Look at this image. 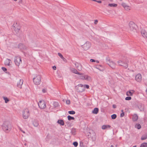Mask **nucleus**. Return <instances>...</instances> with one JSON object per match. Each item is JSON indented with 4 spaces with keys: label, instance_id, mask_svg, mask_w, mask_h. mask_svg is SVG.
Segmentation results:
<instances>
[{
    "label": "nucleus",
    "instance_id": "obj_5",
    "mask_svg": "<svg viewBox=\"0 0 147 147\" xmlns=\"http://www.w3.org/2000/svg\"><path fill=\"white\" fill-rule=\"evenodd\" d=\"M41 77L40 75L37 76L36 77L33 78V80L35 84L39 85L41 82Z\"/></svg>",
    "mask_w": 147,
    "mask_h": 147
},
{
    "label": "nucleus",
    "instance_id": "obj_19",
    "mask_svg": "<svg viewBox=\"0 0 147 147\" xmlns=\"http://www.w3.org/2000/svg\"><path fill=\"white\" fill-rule=\"evenodd\" d=\"M11 63H12L11 60L9 59H7L5 60V65L10 66L11 65Z\"/></svg>",
    "mask_w": 147,
    "mask_h": 147
},
{
    "label": "nucleus",
    "instance_id": "obj_44",
    "mask_svg": "<svg viewBox=\"0 0 147 147\" xmlns=\"http://www.w3.org/2000/svg\"><path fill=\"white\" fill-rule=\"evenodd\" d=\"M70 100H66V103L67 105H69L70 104Z\"/></svg>",
    "mask_w": 147,
    "mask_h": 147
},
{
    "label": "nucleus",
    "instance_id": "obj_8",
    "mask_svg": "<svg viewBox=\"0 0 147 147\" xmlns=\"http://www.w3.org/2000/svg\"><path fill=\"white\" fill-rule=\"evenodd\" d=\"M38 105L41 109H44L46 107V104L43 100H40L38 103Z\"/></svg>",
    "mask_w": 147,
    "mask_h": 147
},
{
    "label": "nucleus",
    "instance_id": "obj_17",
    "mask_svg": "<svg viewBox=\"0 0 147 147\" xmlns=\"http://www.w3.org/2000/svg\"><path fill=\"white\" fill-rule=\"evenodd\" d=\"M132 119L133 121L135 122L137 121L138 119V116L136 114H134L132 115Z\"/></svg>",
    "mask_w": 147,
    "mask_h": 147
},
{
    "label": "nucleus",
    "instance_id": "obj_28",
    "mask_svg": "<svg viewBox=\"0 0 147 147\" xmlns=\"http://www.w3.org/2000/svg\"><path fill=\"white\" fill-rule=\"evenodd\" d=\"M108 6L110 7H116L117 6V4L115 3H109Z\"/></svg>",
    "mask_w": 147,
    "mask_h": 147
},
{
    "label": "nucleus",
    "instance_id": "obj_34",
    "mask_svg": "<svg viewBox=\"0 0 147 147\" xmlns=\"http://www.w3.org/2000/svg\"><path fill=\"white\" fill-rule=\"evenodd\" d=\"M111 118L112 119H115L116 118L117 116L115 114H113L111 116Z\"/></svg>",
    "mask_w": 147,
    "mask_h": 147
},
{
    "label": "nucleus",
    "instance_id": "obj_38",
    "mask_svg": "<svg viewBox=\"0 0 147 147\" xmlns=\"http://www.w3.org/2000/svg\"><path fill=\"white\" fill-rule=\"evenodd\" d=\"M73 145L77 147L78 145V143L76 142H74L73 143Z\"/></svg>",
    "mask_w": 147,
    "mask_h": 147
},
{
    "label": "nucleus",
    "instance_id": "obj_26",
    "mask_svg": "<svg viewBox=\"0 0 147 147\" xmlns=\"http://www.w3.org/2000/svg\"><path fill=\"white\" fill-rule=\"evenodd\" d=\"M147 138V134H146L145 135H143L141 138V140H144L146 139Z\"/></svg>",
    "mask_w": 147,
    "mask_h": 147
},
{
    "label": "nucleus",
    "instance_id": "obj_58",
    "mask_svg": "<svg viewBox=\"0 0 147 147\" xmlns=\"http://www.w3.org/2000/svg\"><path fill=\"white\" fill-rule=\"evenodd\" d=\"M26 145H27V144L26 143H25L24 144V145L25 146H26Z\"/></svg>",
    "mask_w": 147,
    "mask_h": 147
},
{
    "label": "nucleus",
    "instance_id": "obj_35",
    "mask_svg": "<svg viewBox=\"0 0 147 147\" xmlns=\"http://www.w3.org/2000/svg\"><path fill=\"white\" fill-rule=\"evenodd\" d=\"M68 112L70 114L74 115L75 114V112L73 111H69Z\"/></svg>",
    "mask_w": 147,
    "mask_h": 147
},
{
    "label": "nucleus",
    "instance_id": "obj_36",
    "mask_svg": "<svg viewBox=\"0 0 147 147\" xmlns=\"http://www.w3.org/2000/svg\"><path fill=\"white\" fill-rule=\"evenodd\" d=\"M3 98L5 100V103H7L9 101V100L7 98L4 97Z\"/></svg>",
    "mask_w": 147,
    "mask_h": 147
},
{
    "label": "nucleus",
    "instance_id": "obj_7",
    "mask_svg": "<svg viewBox=\"0 0 147 147\" xmlns=\"http://www.w3.org/2000/svg\"><path fill=\"white\" fill-rule=\"evenodd\" d=\"M30 115L29 111L28 109H25L23 113V118L25 119L28 118Z\"/></svg>",
    "mask_w": 147,
    "mask_h": 147
},
{
    "label": "nucleus",
    "instance_id": "obj_40",
    "mask_svg": "<svg viewBox=\"0 0 147 147\" xmlns=\"http://www.w3.org/2000/svg\"><path fill=\"white\" fill-rule=\"evenodd\" d=\"M121 111L122 112V113H121L120 115V117H123L125 115L124 113L123 112V110H121Z\"/></svg>",
    "mask_w": 147,
    "mask_h": 147
},
{
    "label": "nucleus",
    "instance_id": "obj_25",
    "mask_svg": "<svg viewBox=\"0 0 147 147\" xmlns=\"http://www.w3.org/2000/svg\"><path fill=\"white\" fill-rule=\"evenodd\" d=\"M98 109L97 108H95L92 111V113L94 114H97L98 112Z\"/></svg>",
    "mask_w": 147,
    "mask_h": 147
},
{
    "label": "nucleus",
    "instance_id": "obj_11",
    "mask_svg": "<svg viewBox=\"0 0 147 147\" xmlns=\"http://www.w3.org/2000/svg\"><path fill=\"white\" fill-rule=\"evenodd\" d=\"M90 136L91 138L93 141H95L96 139V133L93 131L89 132Z\"/></svg>",
    "mask_w": 147,
    "mask_h": 147
},
{
    "label": "nucleus",
    "instance_id": "obj_54",
    "mask_svg": "<svg viewBox=\"0 0 147 147\" xmlns=\"http://www.w3.org/2000/svg\"><path fill=\"white\" fill-rule=\"evenodd\" d=\"M96 63H99V61H97V60L96 61Z\"/></svg>",
    "mask_w": 147,
    "mask_h": 147
},
{
    "label": "nucleus",
    "instance_id": "obj_20",
    "mask_svg": "<svg viewBox=\"0 0 147 147\" xmlns=\"http://www.w3.org/2000/svg\"><path fill=\"white\" fill-rule=\"evenodd\" d=\"M91 78L90 76L88 75H84V80H85L87 81H90L91 80Z\"/></svg>",
    "mask_w": 147,
    "mask_h": 147
},
{
    "label": "nucleus",
    "instance_id": "obj_18",
    "mask_svg": "<svg viewBox=\"0 0 147 147\" xmlns=\"http://www.w3.org/2000/svg\"><path fill=\"white\" fill-rule=\"evenodd\" d=\"M75 65L78 71H81L82 70V66L80 64L77 63L75 64Z\"/></svg>",
    "mask_w": 147,
    "mask_h": 147
},
{
    "label": "nucleus",
    "instance_id": "obj_12",
    "mask_svg": "<svg viewBox=\"0 0 147 147\" xmlns=\"http://www.w3.org/2000/svg\"><path fill=\"white\" fill-rule=\"evenodd\" d=\"M13 28L16 32H18L19 31L20 28V26L18 25L17 23L14 24L13 25Z\"/></svg>",
    "mask_w": 147,
    "mask_h": 147
},
{
    "label": "nucleus",
    "instance_id": "obj_14",
    "mask_svg": "<svg viewBox=\"0 0 147 147\" xmlns=\"http://www.w3.org/2000/svg\"><path fill=\"white\" fill-rule=\"evenodd\" d=\"M142 76L140 74L137 75L135 78V80L138 82H140L142 80Z\"/></svg>",
    "mask_w": 147,
    "mask_h": 147
},
{
    "label": "nucleus",
    "instance_id": "obj_56",
    "mask_svg": "<svg viewBox=\"0 0 147 147\" xmlns=\"http://www.w3.org/2000/svg\"><path fill=\"white\" fill-rule=\"evenodd\" d=\"M20 130L21 131H22V132H23V133H24V131H22V130H21V129H20Z\"/></svg>",
    "mask_w": 147,
    "mask_h": 147
},
{
    "label": "nucleus",
    "instance_id": "obj_60",
    "mask_svg": "<svg viewBox=\"0 0 147 147\" xmlns=\"http://www.w3.org/2000/svg\"><path fill=\"white\" fill-rule=\"evenodd\" d=\"M15 1H16L17 0H13Z\"/></svg>",
    "mask_w": 147,
    "mask_h": 147
},
{
    "label": "nucleus",
    "instance_id": "obj_55",
    "mask_svg": "<svg viewBox=\"0 0 147 147\" xmlns=\"http://www.w3.org/2000/svg\"><path fill=\"white\" fill-rule=\"evenodd\" d=\"M146 94H147V89L146 90Z\"/></svg>",
    "mask_w": 147,
    "mask_h": 147
},
{
    "label": "nucleus",
    "instance_id": "obj_31",
    "mask_svg": "<svg viewBox=\"0 0 147 147\" xmlns=\"http://www.w3.org/2000/svg\"><path fill=\"white\" fill-rule=\"evenodd\" d=\"M131 7L130 6L127 5L124 8L127 11H129L131 9Z\"/></svg>",
    "mask_w": 147,
    "mask_h": 147
},
{
    "label": "nucleus",
    "instance_id": "obj_39",
    "mask_svg": "<svg viewBox=\"0 0 147 147\" xmlns=\"http://www.w3.org/2000/svg\"><path fill=\"white\" fill-rule=\"evenodd\" d=\"M131 98L130 96H127L125 98V100H131Z\"/></svg>",
    "mask_w": 147,
    "mask_h": 147
},
{
    "label": "nucleus",
    "instance_id": "obj_23",
    "mask_svg": "<svg viewBox=\"0 0 147 147\" xmlns=\"http://www.w3.org/2000/svg\"><path fill=\"white\" fill-rule=\"evenodd\" d=\"M111 126L109 125H104L102 126V129H105L108 128H110Z\"/></svg>",
    "mask_w": 147,
    "mask_h": 147
},
{
    "label": "nucleus",
    "instance_id": "obj_49",
    "mask_svg": "<svg viewBox=\"0 0 147 147\" xmlns=\"http://www.w3.org/2000/svg\"><path fill=\"white\" fill-rule=\"evenodd\" d=\"M90 61L91 62H95V60L92 59H91L90 60Z\"/></svg>",
    "mask_w": 147,
    "mask_h": 147
},
{
    "label": "nucleus",
    "instance_id": "obj_43",
    "mask_svg": "<svg viewBox=\"0 0 147 147\" xmlns=\"http://www.w3.org/2000/svg\"><path fill=\"white\" fill-rule=\"evenodd\" d=\"M121 5L124 8L127 5L126 3H122Z\"/></svg>",
    "mask_w": 147,
    "mask_h": 147
},
{
    "label": "nucleus",
    "instance_id": "obj_3",
    "mask_svg": "<svg viewBox=\"0 0 147 147\" xmlns=\"http://www.w3.org/2000/svg\"><path fill=\"white\" fill-rule=\"evenodd\" d=\"M107 64L113 69H114L116 67V64L113 61H111L109 57L106 59Z\"/></svg>",
    "mask_w": 147,
    "mask_h": 147
},
{
    "label": "nucleus",
    "instance_id": "obj_30",
    "mask_svg": "<svg viewBox=\"0 0 147 147\" xmlns=\"http://www.w3.org/2000/svg\"><path fill=\"white\" fill-rule=\"evenodd\" d=\"M140 147H147V143L144 142L142 143Z\"/></svg>",
    "mask_w": 147,
    "mask_h": 147
},
{
    "label": "nucleus",
    "instance_id": "obj_59",
    "mask_svg": "<svg viewBox=\"0 0 147 147\" xmlns=\"http://www.w3.org/2000/svg\"><path fill=\"white\" fill-rule=\"evenodd\" d=\"M136 147V146L135 145V146H133L132 147Z\"/></svg>",
    "mask_w": 147,
    "mask_h": 147
},
{
    "label": "nucleus",
    "instance_id": "obj_47",
    "mask_svg": "<svg viewBox=\"0 0 147 147\" xmlns=\"http://www.w3.org/2000/svg\"><path fill=\"white\" fill-rule=\"evenodd\" d=\"M1 68L5 72L7 70V69L4 67H2Z\"/></svg>",
    "mask_w": 147,
    "mask_h": 147
},
{
    "label": "nucleus",
    "instance_id": "obj_45",
    "mask_svg": "<svg viewBox=\"0 0 147 147\" xmlns=\"http://www.w3.org/2000/svg\"><path fill=\"white\" fill-rule=\"evenodd\" d=\"M42 92L43 93H45L47 92V89L45 88L42 89Z\"/></svg>",
    "mask_w": 147,
    "mask_h": 147
},
{
    "label": "nucleus",
    "instance_id": "obj_51",
    "mask_svg": "<svg viewBox=\"0 0 147 147\" xmlns=\"http://www.w3.org/2000/svg\"><path fill=\"white\" fill-rule=\"evenodd\" d=\"M55 70L56 69V67L55 66H54L52 67Z\"/></svg>",
    "mask_w": 147,
    "mask_h": 147
},
{
    "label": "nucleus",
    "instance_id": "obj_37",
    "mask_svg": "<svg viewBox=\"0 0 147 147\" xmlns=\"http://www.w3.org/2000/svg\"><path fill=\"white\" fill-rule=\"evenodd\" d=\"M71 133L73 135L75 134V129H72V130L71 131Z\"/></svg>",
    "mask_w": 147,
    "mask_h": 147
},
{
    "label": "nucleus",
    "instance_id": "obj_1",
    "mask_svg": "<svg viewBox=\"0 0 147 147\" xmlns=\"http://www.w3.org/2000/svg\"><path fill=\"white\" fill-rule=\"evenodd\" d=\"M2 128L5 132L8 133L11 129L12 126L9 122L5 121L3 123L2 125Z\"/></svg>",
    "mask_w": 147,
    "mask_h": 147
},
{
    "label": "nucleus",
    "instance_id": "obj_6",
    "mask_svg": "<svg viewBox=\"0 0 147 147\" xmlns=\"http://www.w3.org/2000/svg\"><path fill=\"white\" fill-rule=\"evenodd\" d=\"M81 46L84 50H87L91 47V44L89 42L87 41Z\"/></svg>",
    "mask_w": 147,
    "mask_h": 147
},
{
    "label": "nucleus",
    "instance_id": "obj_4",
    "mask_svg": "<svg viewBox=\"0 0 147 147\" xmlns=\"http://www.w3.org/2000/svg\"><path fill=\"white\" fill-rule=\"evenodd\" d=\"M14 62L15 65L19 66L20 64L22 63V60L21 58L19 56H16L14 58Z\"/></svg>",
    "mask_w": 147,
    "mask_h": 147
},
{
    "label": "nucleus",
    "instance_id": "obj_13",
    "mask_svg": "<svg viewBox=\"0 0 147 147\" xmlns=\"http://www.w3.org/2000/svg\"><path fill=\"white\" fill-rule=\"evenodd\" d=\"M71 71L73 73H75L76 74H78L80 75H83V73H80L76 69L74 68H70Z\"/></svg>",
    "mask_w": 147,
    "mask_h": 147
},
{
    "label": "nucleus",
    "instance_id": "obj_15",
    "mask_svg": "<svg viewBox=\"0 0 147 147\" xmlns=\"http://www.w3.org/2000/svg\"><path fill=\"white\" fill-rule=\"evenodd\" d=\"M18 47L20 49L23 50L27 49L28 48L27 46L22 43L19 44L18 45Z\"/></svg>",
    "mask_w": 147,
    "mask_h": 147
},
{
    "label": "nucleus",
    "instance_id": "obj_22",
    "mask_svg": "<svg viewBox=\"0 0 147 147\" xmlns=\"http://www.w3.org/2000/svg\"><path fill=\"white\" fill-rule=\"evenodd\" d=\"M141 33L142 34V36L144 38H146V35H147V33L144 30H142L141 31Z\"/></svg>",
    "mask_w": 147,
    "mask_h": 147
},
{
    "label": "nucleus",
    "instance_id": "obj_27",
    "mask_svg": "<svg viewBox=\"0 0 147 147\" xmlns=\"http://www.w3.org/2000/svg\"><path fill=\"white\" fill-rule=\"evenodd\" d=\"M53 105L55 108L59 106V103L56 102H55L53 103Z\"/></svg>",
    "mask_w": 147,
    "mask_h": 147
},
{
    "label": "nucleus",
    "instance_id": "obj_48",
    "mask_svg": "<svg viewBox=\"0 0 147 147\" xmlns=\"http://www.w3.org/2000/svg\"><path fill=\"white\" fill-rule=\"evenodd\" d=\"M61 59H62L63 60V61L65 62H67V59H65V58H64L63 57L62 58H61Z\"/></svg>",
    "mask_w": 147,
    "mask_h": 147
},
{
    "label": "nucleus",
    "instance_id": "obj_10",
    "mask_svg": "<svg viewBox=\"0 0 147 147\" xmlns=\"http://www.w3.org/2000/svg\"><path fill=\"white\" fill-rule=\"evenodd\" d=\"M118 65H119L122 66L125 69H126L128 67V65L127 63H125L121 60H119L118 62Z\"/></svg>",
    "mask_w": 147,
    "mask_h": 147
},
{
    "label": "nucleus",
    "instance_id": "obj_29",
    "mask_svg": "<svg viewBox=\"0 0 147 147\" xmlns=\"http://www.w3.org/2000/svg\"><path fill=\"white\" fill-rule=\"evenodd\" d=\"M67 118L68 120L69 121L71 120H74L75 118L73 117H72L70 115H68L67 116Z\"/></svg>",
    "mask_w": 147,
    "mask_h": 147
},
{
    "label": "nucleus",
    "instance_id": "obj_16",
    "mask_svg": "<svg viewBox=\"0 0 147 147\" xmlns=\"http://www.w3.org/2000/svg\"><path fill=\"white\" fill-rule=\"evenodd\" d=\"M23 80L22 79H20L17 83V86L20 88H22V86L23 84Z\"/></svg>",
    "mask_w": 147,
    "mask_h": 147
},
{
    "label": "nucleus",
    "instance_id": "obj_52",
    "mask_svg": "<svg viewBox=\"0 0 147 147\" xmlns=\"http://www.w3.org/2000/svg\"><path fill=\"white\" fill-rule=\"evenodd\" d=\"M97 23H98V20H95V22H94V24H97Z\"/></svg>",
    "mask_w": 147,
    "mask_h": 147
},
{
    "label": "nucleus",
    "instance_id": "obj_9",
    "mask_svg": "<svg viewBox=\"0 0 147 147\" xmlns=\"http://www.w3.org/2000/svg\"><path fill=\"white\" fill-rule=\"evenodd\" d=\"M77 91L78 92H82L84 90V87L82 84H79L77 87Z\"/></svg>",
    "mask_w": 147,
    "mask_h": 147
},
{
    "label": "nucleus",
    "instance_id": "obj_53",
    "mask_svg": "<svg viewBox=\"0 0 147 147\" xmlns=\"http://www.w3.org/2000/svg\"><path fill=\"white\" fill-rule=\"evenodd\" d=\"M113 107L114 108H116V105H113Z\"/></svg>",
    "mask_w": 147,
    "mask_h": 147
},
{
    "label": "nucleus",
    "instance_id": "obj_32",
    "mask_svg": "<svg viewBox=\"0 0 147 147\" xmlns=\"http://www.w3.org/2000/svg\"><path fill=\"white\" fill-rule=\"evenodd\" d=\"M35 127H37L38 125V123L36 121H34L33 123Z\"/></svg>",
    "mask_w": 147,
    "mask_h": 147
},
{
    "label": "nucleus",
    "instance_id": "obj_21",
    "mask_svg": "<svg viewBox=\"0 0 147 147\" xmlns=\"http://www.w3.org/2000/svg\"><path fill=\"white\" fill-rule=\"evenodd\" d=\"M134 92V90H130L127 92L126 95L127 96H132Z\"/></svg>",
    "mask_w": 147,
    "mask_h": 147
},
{
    "label": "nucleus",
    "instance_id": "obj_24",
    "mask_svg": "<svg viewBox=\"0 0 147 147\" xmlns=\"http://www.w3.org/2000/svg\"><path fill=\"white\" fill-rule=\"evenodd\" d=\"M57 122L60 124L61 125H63L64 124V122L63 120H59Z\"/></svg>",
    "mask_w": 147,
    "mask_h": 147
},
{
    "label": "nucleus",
    "instance_id": "obj_42",
    "mask_svg": "<svg viewBox=\"0 0 147 147\" xmlns=\"http://www.w3.org/2000/svg\"><path fill=\"white\" fill-rule=\"evenodd\" d=\"M58 55L61 59L63 57V55L60 53H58Z\"/></svg>",
    "mask_w": 147,
    "mask_h": 147
},
{
    "label": "nucleus",
    "instance_id": "obj_41",
    "mask_svg": "<svg viewBox=\"0 0 147 147\" xmlns=\"http://www.w3.org/2000/svg\"><path fill=\"white\" fill-rule=\"evenodd\" d=\"M83 86L84 87V89H85V88L88 89L89 88V86L88 85L85 84L84 86Z\"/></svg>",
    "mask_w": 147,
    "mask_h": 147
},
{
    "label": "nucleus",
    "instance_id": "obj_33",
    "mask_svg": "<svg viewBox=\"0 0 147 147\" xmlns=\"http://www.w3.org/2000/svg\"><path fill=\"white\" fill-rule=\"evenodd\" d=\"M135 127L138 129H139L141 128V126L140 124L137 123L135 125Z\"/></svg>",
    "mask_w": 147,
    "mask_h": 147
},
{
    "label": "nucleus",
    "instance_id": "obj_57",
    "mask_svg": "<svg viewBox=\"0 0 147 147\" xmlns=\"http://www.w3.org/2000/svg\"><path fill=\"white\" fill-rule=\"evenodd\" d=\"M113 147V145H111V147Z\"/></svg>",
    "mask_w": 147,
    "mask_h": 147
},
{
    "label": "nucleus",
    "instance_id": "obj_46",
    "mask_svg": "<svg viewBox=\"0 0 147 147\" xmlns=\"http://www.w3.org/2000/svg\"><path fill=\"white\" fill-rule=\"evenodd\" d=\"M84 74L83 75H81V76H80V78L82 80H84V76H83Z\"/></svg>",
    "mask_w": 147,
    "mask_h": 147
},
{
    "label": "nucleus",
    "instance_id": "obj_61",
    "mask_svg": "<svg viewBox=\"0 0 147 147\" xmlns=\"http://www.w3.org/2000/svg\"><path fill=\"white\" fill-rule=\"evenodd\" d=\"M120 0L121 1H122V0Z\"/></svg>",
    "mask_w": 147,
    "mask_h": 147
},
{
    "label": "nucleus",
    "instance_id": "obj_50",
    "mask_svg": "<svg viewBox=\"0 0 147 147\" xmlns=\"http://www.w3.org/2000/svg\"><path fill=\"white\" fill-rule=\"evenodd\" d=\"M95 1L96 2L99 3H101L102 2L100 0L97 1V0H96V1Z\"/></svg>",
    "mask_w": 147,
    "mask_h": 147
},
{
    "label": "nucleus",
    "instance_id": "obj_2",
    "mask_svg": "<svg viewBox=\"0 0 147 147\" xmlns=\"http://www.w3.org/2000/svg\"><path fill=\"white\" fill-rule=\"evenodd\" d=\"M137 25L133 22H130L129 23L128 31L131 34H133L137 31Z\"/></svg>",
    "mask_w": 147,
    "mask_h": 147
}]
</instances>
